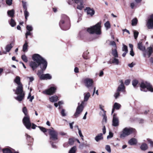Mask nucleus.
I'll list each match as a JSON object with an SVG mask.
<instances>
[{"label": "nucleus", "instance_id": "nucleus-1", "mask_svg": "<svg viewBox=\"0 0 153 153\" xmlns=\"http://www.w3.org/2000/svg\"><path fill=\"white\" fill-rule=\"evenodd\" d=\"M32 58L34 61H32L30 62V66L33 71L38 67L40 68L41 70H38L37 73V75L40 79V76L43 74V73L47 68L48 62L45 59L38 54H33Z\"/></svg>", "mask_w": 153, "mask_h": 153}, {"label": "nucleus", "instance_id": "nucleus-2", "mask_svg": "<svg viewBox=\"0 0 153 153\" xmlns=\"http://www.w3.org/2000/svg\"><path fill=\"white\" fill-rule=\"evenodd\" d=\"M20 77L16 76L14 80V82L18 85L15 91V93L19 95L17 97H15V99L19 101H21L24 99L25 97V93L23 90V85L21 82Z\"/></svg>", "mask_w": 153, "mask_h": 153}, {"label": "nucleus", "instance_id": "nucleus-3", "mask_svg": "<svg viewBox=\"0 0 153 153\" xmlns=\"http://www.w3.org/2000/svg\"><path fill=\"white\" fill-rule=\"evenodd\" d=\"M61 28L64 30H68L70 27V21L69 18L66 15L62 16L61 20L59 23Z\"/></svg>", "mask_w": 153, "mask_h": 153}, {"label": "nucleus", "instance_id": "nucleus-4", "mask_svg": "<svg viewBox=\"0 0 153 153\" xmlns=\"http://www.w3.org/2000/svg\"><path fill=\"white\" fill-rule=\"evenodd\" d=\"M101 23V22H98L94 25L87 28V31L90 34H95L97 35H100L102 33Z\"/></svg>", "mask_w": 153, "mask_h": 153}, {"label": "nucleus", "instance_id": "nucleus-5", "mask_svg": "<svg viewBox=\"0 0 153 153\" xmlns=\"http://www.w3.org/2000/svg\"><path fill=\"white\" fill-rule=\"evenodd\" d=\"M22 111L25 115L22 120L23 123L27 128L30 129L31 127V123L30 116L28 114L27 110L25 106L23 108Z\"/></svg>", "mask_w": 153, "mask_h": 153}, {"label": "nucleus", "instance_id": "nucleus-6", "mask_svg": "<svg viewBox=\"0 0 153 153\" xmlns=\"http://www.w3.org/2000/svg\"><path fill=\"white\" fill-rule=\"evenodd\" d=\"M141 91L147 92L148 91L153 92V88L152 85L147 82H142L139 84Z\"/></svg>", "mask_w": 153, "mask_h": 153}, {"label": "nucleus", "instance_id": "nucleus-7", "mask_svg": "<svg viewBox=\"0 0 153 153\" xmlns=\"http://www.w3.org/2000/svg\"><path fill=\"white\" fill-rule=\"evenodd\" d=\"M136 132V130L134 128L126 127L123 129L122 133L120 134V137L121 138L124 137L131 134L135 135Z\"/></svg>", "mask_w": 153, "mask_h": 153}, {"label": "nucleus", "instance_id": "nucleus-8", "mask_svg": "<svg viewBox=\"0 0 153 153\" xmlns=\"http://www.w3.org/2000/svg\"><path fill=\"white\" fill-rule=\"evenodd\" d=\"M52 129H49L48 130V133L50 136V139L53 141L57 140L58 139V132L53 129L52 128Z\"/></svg>", "mask_w": 153, "mask_h": 153}, {"label": "nucleus", "instance_id": "nucleus-9", "mask_svg": "<svg viewBox=\"0 0 153 153\" xmlns=\"http://www.w3.org/2000/svg\"><path fill=\"white\" fill-rule=\"evenodd\" d=\"M84 104V101H82L81 104H80L79 103H78V106L74 115L75 117H78L84 108L83 105Z\"/></svg>", "mask_w": 153, "mask_h": 153}, {"label": "nucleus", "instance_id": "nucleus-10", "mask_svg": "<svg viewBox=\"0 0 153 153\" xmlns=\"http://www.w3.org/2000/svg\"><path fill=\"white\" fill-rule=\"evenodd\" d=\"M146 26L149 29H153V14L149 15L146 20Z\"/></svg>", "mask_w": 153, "mask_h": 153}, {"label": "nucleus", "instance_id": "nucleus-11", "mask_svg": "<svg viewBox=\"0 0 153 153\" xmlns=\"http://www.w3.org/2000/svg\"><path fill=\"white\" fill-rule=\"evenodd\" d=\"M56 90V88L55 87H51L49 89L43 91L42 93L48 95H52L54 94Z\"/></svg>", "mask_w": 153, "mask_h": 153}, {"label": "nucleus", "instance_id": "nucleus-12", "mask_svg": "<svg viewBox=\"0 0 153 153\" xmlns=\"http://www.w3.org/2000/svg\"><path fill=\"white\" fill-rule=\"evenodd\" d=\"M82 82L88 88L92 87L94 83L93 80L89 78H86L83 79Z\"/></svg>", "mask_w": 153, "mask_h": 153}, {"label": "nucleus", "instance_id": "nucleus-13", "mask_svg": "<svg viewBox=\"0 0 153 153\" xmlns=\"http://www.w3.org/2000/svg\"><path fill=\"white\" fill-rule=\"evenodd\" d=\"M85 11L87 13L88 15L90 16L91 17H92L95 13L94 9L90 7H86L85 9Z\"/></svg>", "mask_w": 153, "mask_h": 153}, {"label": "nucleus", "instance_id": "nucleus-14", "mask_svg": "<svg viewBox=\"0 0 153 153\" xmlns=\"http://www.w3.org/2000/svg\"><path fill=\"white\" fill-rule=\"evenodd\" d=\"M119 121L118 117L117 116V114L114 113L113 115L112 120V125L115 127L119 125Z\"/></svg>", "mask_w": 153, "mask_h": 153}, {"label": "nucleus", "instance_id": "nucleus-15", "mask_svg": "<svg viewBox=\"0 0 153 153\" xmlns=\"http://www.w3.org/2000/svg\"><path fill=\"white\" fill-rule=\"evenodd\" d=\"M51 78V76L49 74H42L40 77V79L41 80L50 79Z\"/></svg>", "mask_w": 153, "mask_h": 153}, {"label": "nucleus", "instance_id": "nucleus-16", "mask_svg": "<svg viewBox=\"0 0 153 153\" xmlns=\"http://www.w3.org/2000/svg\"><path fill=\"white\" fill-rule=\"evenodd\" d=\"M117 57H113L112 59L108 62V64H114L116 65H118L119 63V59L116 58Z\"/></svg>", "mask_w": 153, "mask_h": 153}, {"label": "nucleus", "instance_id": "nucleus-17", "mask_svg": "<svg viewBox=\"0 0 153 153\" xmlns=\"http://www.w3.org/2000/svg\"><path fill=\"white\" fill-rule=\"evenodd\" d=\"M121 107V105L120 104L117 102H115L113 105V108L112 109L111 113L112 114L114 111L115 109L117 110L119 109Z\"/></svg>", "mask_w": 153, "mask_h": 153}, {"label": "nucleus", "instance_id": "nucleus-18", "mask_svg": "<svg viewBox=\"0 0 153 153\" xmlns=\"http://www.w3.org/2000/svg\"><path fill=\"white\" fill-rule=\"evenodd\" d=\"M137 48L142 51H145L146 50L145 47L143 45L142 42H140L138 43Z\"/></svg>", "mask_w": 153, "mask_h": 153}, {"label": "nucleus", "instance_id": "nucleus-19", "mask_svg": "<svg viewBox=\"0 0 153 153\" xmlns=\"http://www.w3.org/2000/svg\"><path fill=\"white\" fill-rule=\"evenodd\" d=\"M128 143L131 145H135L137 143V140L135 138H132L129 140Z\"/></svg>", "mask_w": 153, "mask_h": 153}, {"label": "nucleus", "instance_id": "nucleus-20", "mask_svg": "<svg viewBox=\"0 0 153 153\" xmlns=\"http://www.w3.org/2000/svg\"><path fill=\"white\" fill-rule=\"evenodd\" d=\"M103 139L102 134V133H100L95 138V140L97 142Z\"/></svg>", "mask_w": 153, "mask_h": 153}, {"label": "nucleus", "instance_id": "nucleus-21", "mask_svg": "<svg viewBox=\"0 0 153 153\" xmlns=\"http://www.w3.org/2000/svg\"><path fill=\"white\" fill-rule=\"evenodd\" d=\"M112 54L114 57H118V53L116 48L112 49Z\"/></svg>", "mask_w": 153, "mask_h": 153}, {"label": "nucleus", "instance_id": "nucleus-22", "mask_svg": "<svg viewBox=\"0 0 153 153\" xmlns=\"http://www.w3.org/2000/svg\"><path fill=\"white\" fill-rule=\"evenodd\" d=\"M38 127L43 132H44V133L45 134L46 136H47L48 135V134L46 133V132L47 131H48V130L49 129H46L44 127H43L41 126H39Z\"/></svg>", "mask_w": 153, "mask_h": 153}, {"label": "nucleus", "instance_id": "nucleus-23", "mask_svg": "<svg viewBox=\"0 0 153 153\" xmlns=\"http://www.w3.org/2000/svg\"><path fill=\"white\" fill-rule=\"evenodd\" d=\"M147 50L148 52V55L149 57H150L152 54L153 53V50L151 47L148 48Z\"/></svg>", "mask_w": 153, "mask_h": 153}, {"label": "nucleus", "instance_id": "nucleus-24", "mask_svg": "<svg viewBox=\"0 0 153 153\" xmlns=\"http://www.w3.org/2000/svg\"><path fill=\"white\" fill-rule=\"evenodd\" d=\"M125 87L124 85H120L118 87L117 91L119 92H123L125 91Z\"/></svg>", "mask_w": 153, "mask_h": 153}, {"label": "nucleus", "instance_id": "nucleus-25", "mask_svg": "<svg viewBox=\"0 0 153 153\" xmlns=\"http://www.w3.org/2000/svg\"><path fill=\"white\" fill-rule=\"evenodd\" d=\"M140 148L142 150L145 151L148 149V146L146 144L143 143L141 146Z\"/></svg>", "mask_w": 153, "mask_h": 153}, {"label": "nucleus", "instance_id": "nucleus-26", "mask_svg": "<svg viewBox=\"0 0 153 153\" xmlns=\"http://www.w3.org/2000/svg\"><path fill=\"white\" fill-rule=\"evenodd\" d=\"M58 97L57 96H53L50 98V100L52 102H55L57 101Z\"/></svg>", "mask_w": 153, "mask_h": 153}, {"label": "nucleus", "instance_id": "nucleus-27", "mask_svg": "<svg viewBox=\"0 0 153 153\" xmlns=\"http://www.w3.org/2000/svg\"><path fill=\"white\" fill-rule=\"evenodd\" d=\"M7 14L9 16L11 17H13L14 16V10L13 9L7 11Z\"/></svg>", "mask_w": 153, "mask_h": 153}, {"label": "nucleus", "instance_id": "nucleus-28", "mask_svg": "<svg viewBox=\"0 0 153 153\" xmlns=\"http://www.w3.org/2000/svg\"><path fill=\"white\" fill-rule=\"evenodd\" d=\"M77 149L76 146L72 147L69 151L68 153H75Z\"/></svg>", "mask_w": 153, "mask_h": 153}, {"label": "nucleus", "instance_id": "nucleus-29", "mask_svg": "<svg viewBox=\"0 0 153 153\" xmlns=\"http://www.w3.org/2000/svg\"><path fill=\"white\" fill-rule=\"evenodd\" d=\"M13 47V46L12 45V43H10L9 45H7L5 48L6 51L7 52H9L11 50Z\"/></svg>", "mask_w": 153, "mask_h": 153}, {"label": "nucleus", "instance_id": "nucleus-30", "mask_svg": "<svg viewBox=\"0 0 153 153\" xmlns=\"http://www.w3.org/2000/svg\"><path fill=\"white\" fill-rule=\"evenodd\" d=\"M89 53L87 51L84 52L82 55V56L83 58L85 59H87L89 58V56L88 54Z\"/></svg>", "mask_w": 153, "mask_h": 153}, {"label": "nucleus", "instance_id": "nucleus-31", "mask_svg": "<svg viewBox=\"0 0 153 153\" xmlns=\"http://www.w3.org/2000/svg\"><path fill=\"white\" fill-rule=\"evenodd\" d=\"M28 46V43L26 41H25V42L23 46V50L24 52L27 51Z\"/></svg>", "mask_w": 153, "mask_h": 153}, {"label": "nucleus", "instance_id": "nucleus-32", "mask_svg": "<svg viewBox=\"0 0 153 153\" xmlns=\"http://www.w3.org/2000/svg\"><path fill=\"white\" fill-rule=\"evenodd\" d=\"M76 141V139L74 138H69L68 140V143L70 145H73L74 142Z\"/></svg>", "mask_w": 153, "mask_h": 153}, {"label": "nucleus", "instance_id": "nucleus-33", "mask_svg": "<svg viewBox=\"0 0 153 153\" xmlns=\"http://www.w3.org/2000/svg\"><path fill=\"white\" fill-rule=\"evenodd\" d=\"M3 153H12V151L9 148H6L2 149Z\"/></svg>", "mask_w": 153, "mask_h": 153}, {"label": "nucleus", "instance_id": "nucleus-34", "mask_svg": "<svg viewBox=\"0 0 153 153\" xmlns=\"http://www.w3.org/2000/svg\"><path fill=\"white\" fill-rule=\"evenodd\" d=\"M24 12L25 16V21L26 22L27 20V17L29 16V13L27 11V10H24Z\"/></svg>", "mask_w": 153, "mask_h": 153}, {"label": "nucleus", "instance_id": "nucleus-35", "mask_svg": "<svg viewBox=\"0 0 153 153\" xmlns=\"http://www.w3.org/2000/svg\"><path fill=\"white\" fill-rule=\"evenodd\" d=\"M9 24L11 27H14L16 25V23L13 19H11L9 22Z\"/></svg>", "mask_w": 153, "mask_h": 153}, {"label": "nucleus", "instance_id": "nucleus-36", "mask_svg": "<svg viewBox=\"0 0 153 153\" xmlns=\"http://www.w3.org/2000/svg\"><path fill=\"white\" fill-rule=\"evenodd\" d=\"M90 96V93L89 92L87 93L84 96V101H88Z\"/></svg>", "mask_w": 153, "mask_h": 153}, {"label": "nucleus", "instance_id": "nucleus-37", "mask_svg": "<svg viewBox=\"0 0 153 153\" xmlns=\"http://www.w3.org/2000/svg\"><path fill=\"white\" fill-rule=\"evenodd\" d=\"M138 83V81L134 79L132 81V84L134 88H136L137 87V85Z\"/></svg>", "mask_w": 153, "mask_h": 153}, {"label": "nucleus", "instance_id": "nucleus-38", "mask_svg": "<svg viewBox=\"0 0 153 153\" xmlns=\"http://www.w3.org/2000/svg\"><path fill=\"white\" fill-rule=\"evenodd\" d=\"M22 5L23 9L24 10H27V7L26 4L27 3L26 1H22Z\"/></svg>", "mask_w": 153, "mask_h": 153}, {"label": "nucleus", "instance_id": "nucleus-39", "mask_svg": "<svg viewBox=\"0 0 153 153\" xmlns=\"http://www.w3.org/2000/svg\"><path fill=\"white\" fill-rule=\"evenodd\" d=\"M21 58L25 62H27V58L25 54H24L22 56Z\"/></svg>", "mask_w": 153, "mask_h": 153}, {"label": "nucleus", "instance_id": "nucleus-40", "mask_svg": "<svg viewBox=\"0 0 153 153\" xmlns=\"http://www.w3.org/2000/svg\"><path fill=\"white\" fill-rule=\"evenodd\" d=\"M137 22V18H134L131 21V25L132 26L136 25Z\"/></svg>", "mask_w": 153, "mask_h": 153}, {"label": "nucleus", "instance_id": "nucleus-41", "mask_svg": "<svg viewBox=\"0 0 153 153\" xmlns=\"http://www.w3.org/2000/svg\"><path fill=\"white\" fill-rule=\"evenodd\" d=\"M134 32V39H137V38L138 37V35H139V32L136 30H134L133 31Z\"/></svg>", "mask_w": 153, "mask_h": 153}, {"label": "nucleus", "instance_id": "nucleus-42", "mask_svg": "<svg viewBox=\"0 0 153 153\" xmlns=\"http://www.w3.org/2000/svg\"><path fill=\"white\" fill-rule=\"evenodd\" d=\"M107 30L110 28L111 27V25L109 21H107L104 24Z\"/></svg>", "mask_w": 153, "mask_h": 153}, {"label": "nucleus", "instance_id": "nucleus-43", "mask_svg": "<svg viewBox=\"0 0 153 153\" xmlns=\"http://www.w3.org/2000/svg\"><path fill=\"white\" fill-rule=\"evenodd\" d=\"M84 7V6L83 5V1H82L81 3H80V4H78L77 7V9L80 10H82Z\"/></svg>", "mask_w": 153, "mask_h": 153}, {"label": "nucleus", "instance_id": "nucleus-44", "mask_svg": "<svg viewBox=\"0 0 153 153\" xmlns=\"http://www.w3.org/2000/svg\"><path fill=\"white\" fill-rule=\"evenodd\" d=\"M103 122H105V123H106L107 122V117L106 116V115L105 113H104V114H103Z\"/></svg>", "mask_w": 153, "mask_h": 153}, {"label": "nucleus", "instance_id": "nucleus-45", "mask_svg": "<svg viewBox=\"0 0 153 153\" xmlns=\"http://www.w3.org/2000/svg\"><path fill=\"white\" fill-rule=\"evenodd\" d=\"M120 92L117 91V92L115 93L114 95L115 99H117L120 96Z\"/></svg>", "mask_w": 153, "mask_h": 153}, {"label": "nucleus", "instance_id": "nucleus-46", "mask_svg": "<svg viewBox=\"0 0 153 153\" xmlns=\"http://www.w3.org/2000/svg\"><path fill=\"white\" fill-rule=\"evenodd\" d=\"M122 51H124L125 52H128L127 46L126 45L123 44V47L122 48Z\"/></svg>", "mask_w": 153, "mask_h": 153}, {"label": "nucleus", "instance_id": "nucleus-47", "mask_svg": "<svg viewBox=\"0 0 153 153\" xmlns=\"http://www.w3.org/2000/svg\"><path fill=\"white\" fill-rule=\"evenodd\" d=\"M105 148L106 150L109 153L111 152V149L110 146L108 145H106Z\"/></svg>", "mask_w": 153, "mask_h": 153}, {"label": "nucleus", "instance_id": "nucleus-48", "mask_svg": "<svg viewBox=\"0 0 153 153\" xmlns=\"http://www.w3.org/2000/svg\"><path fill=\"white\" fill-rule=\"evenodd\" d=\"M147 140L149 143L150 144L151 147H153V141L149 138L147 139Z\"/></svg>", "mask_w": 153, "mask_h": 153}, {"label": "nucleus", "instance_id": "nucleus-49", "mask_svg": "<svg viewBox=\"0 0 153 153\" xmlns=\"http://www.w3.org/2000/svg\"><path fill=\"white\" fill-rule=\"evenodd\" d=\"M26 29L29 31H31L33 30V28L31 26L27 25L26 26Z\"/></svg>", "mask_w": 153, "mask_h": 153}, {"label": "nucleus", "instance_id": "nucleus-50", "mask_svg": "<svg viewBox=\"0 0 153 153\" xmlns=\"http://www.w3.org/2000/svg\"><path fill=\"white\" fill-rule=\"evenodd\" d=\"M74 2L75 3L78 4L79 3H81L82 1H83V0H73Z\"/></svg>", "mask_w": 153, "mask_h": 153}, {"label": "nucleus", "instance_id": "nucleus-51", "mask_svg": "<svg viewBox=\"0 0 153 153\" xmlns=\"http://www.w3.org/2000/svg\"><path fill=\"white\" fill-rule=\"evenodd\" d=\"M113 133L111 131H110L109 132V135H108L107 137V138L108 139L111 138L112 137H113Z\"/></svg>", "mask_w": 153, "mask_h": 153}, {"label": "nucleus", "instance_id": "nucleus-52", "mask_svg": "<svg viewBox=\"0 0 153 153\" xmlns=\"http://www.w3.org/2000/svg\"><path fill=\"white\" fill-rule=\"evenodd\" d=\"M31 93H29V94L28 96V97L27 98L29 99V97H30V99L29 100H30V102H31L34 99V97L33 96L31 97Z\"/></svg>", "mask_w": 153, "mask_h": 153}, {"label": "nucleus", "instance_id": "nucleus-53", "mask_svg": "<svg viewBox=\"0 0 153 153\" xmlns=\"http://www.w3.org/2000/svg\"><path fill=\"white\" fill-rule=\"evenodd\" d=\"M6 3L8 5H10L12 4V0H6Z\"/></svg>", "mask_w": 153, "mask_h": 153}, {"label": "nucleus", "instance_id": "nucleus-54", "mask_svg": "<svg viewBox=\"0 0 153 153\" xmlns=\"http://www.w3.org/2000/svg\"><path fill=\"white\" fill-rule=\"evenodd\" d=\"M30 31H27L25 33V37L26 39L27 38V36H31V33L30 32Z\"/></svg>", "mask_w": 153, "mask_h": 153}, {"label": "nucleus", "instance_id": "nucleus-55", "mask_svg": "<svg viewBox=\"0 0 153 153\" xmlns=\"http://www.w3.org/2000/svg\"><path fill=\"white\" fill-rule=\"evenodd\" d=\"M26 139L27 140L30 141V140L32 139L30 136V135H28V134H26Z\"/></svg>", "mask_w": 153, "mask_h": 153}, {"label": "nucleus", "instance_id": "nucleus-56", "mask_svg": "<svg viewBox=\"0 0 153 153\" xmlns=\"http://www.w3.org/2000/svg\"><path fill=\"white\" fill-rule=\"evenodd\" d=\"M61 114L62 116L65 117L66 116V114L65 113V110L62 109L61 111Z\"/></svg>", "mask_w": 153, "mask_h": 153}, {"label": "nucleus", "instance_id": "nucleus-57", "mask_svg": "<svg viewBox=\"0 0 153 153\" xmlns=\"http://www.w3.org/2000/svg\"><path fill=\"white\" fill-rule=\"evenodd\" d=\"M130 82V80L129 79L126 80L125 82V84L126 85H128Z\"/></svg>", "mask_w": 153, "mask_h": 153}, {"label": "nucleus", "instance_id": "nucleus-58", "mask_svg": "<svg viewBox=\"0 0 153 153\" xmlns=\"http://www.w3.org/2000/svg\"><path fill=\"white\" fill-rule=\"evenodd\" d=\"M78 130H79V134L80 136L81 137V138L82 139H83V135L82 134V133L81 130H79V129H78Z\"/></svg>", "mask_w": 153, "mask_h": 153}, {"label": "nucleus", "instance_id": "nucleus-59", "mask_svg": "<svg viewBox=\"0 0 153 153\" xmlns=\"http://www.w3.org/2000/svg\"><path fill=\"white\" fill-rule=\"evenodd\" d=\"M110 45L113 46H114L115 48H116V45L115 42L114 41H111L110 42Z\"/></svg>", "mask_w": 153, "mask_h": 153}, {"label": "nucleus", "instance_id": "nucleus-60", "mask_svg": "<svg viewBox=\"0 0 153 153\" xmlns=\"http://www.w3.org/2000/svg\"><path fill=\"white\" fill-rule=\"evenodd\" d=\"M99 106H100V108L101 109V110H102V111H103L104 112V113L106 112V111H105L103 108L104 107V106H103L102 105H99Z\"/></svg>", "mask_w": 153, "mask_h": 153}, {"label": "nucleus", "instance_id": "nucleus-61", "mask_svg": "<svg viewBox=\"0 0 153 153\" xmlns=\"http://www.w3.org/2000/svg\"><path fill=\"white\" fill-rule=\"evenodd\" d=\"M130 54L132 56H134V53L133 51V49L131 50V51H130Z\"/></svg>", "mask_w": 153, "mask_h": 153}, {"label": "nucleus", "instance_id": "nucleus-62", "mask_svg": "<svg viewBox=\"0 0 153 153\" xmlns=\"http://www.w3.org/2000/svg\"><path fill=\"white\" fill-rule=\"evenodd\" d=\"M31 126L32 128L33 129H35L36 127V126L33 123H32V124H31Z\"/></svg>", "mask_w": 153, "mask_h": 153}, {"label": "nucleus", "instance_id": "nucleus-63", "mask_svg": "<svg viewBox=\"0 0 153 153\" xmlns=\"http://www.w3.org/2000/svg\"><path fill=\"white\" fill-rule=\"evenodd\" d=\"M102 131L103 134H105L106 132V128L105 126H104L102 128Z\"/></svg>", "mask_w": 153, "mask_h": 153}, {"label": "nucleus", "instance_id": "nucleus-64", "mask_svg": "<svg viewBox=\"0 0 153 153\" xmlns=\"http://www.w3.org/2000/svg\"><path fill=\"white\" fill-rule=\"evenodd\" d=\"M74 72L76 73H77L79 72V68L77 67H75L74 69Z\"/></svg>", "mask_w": 153, "mask_h": 153}]
</instances>
